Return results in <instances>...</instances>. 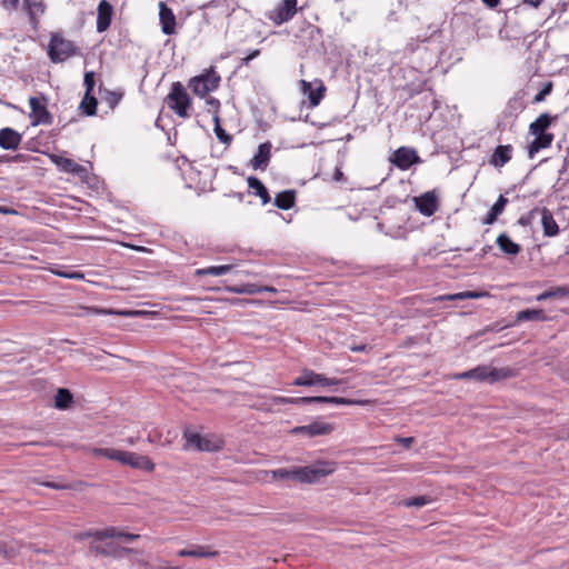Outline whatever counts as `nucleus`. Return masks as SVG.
I'll return each mask as SVG.
<instances>
[{
    "instance_id": "obj_41",
    "label": "nucleus",
    "mask_w": 569,
    "mask_h": 569,
    "mask_svg": "<svg viewBox=\"0 0 569 569\" xmlns=\"http://www.w3.org/2000/svg\"><path fill=\"white\" fill-rule=\"evenodd\" d=\"M122 98H123L122 91L107 90L103 96V100L106 101V103L109 106L110 109H114L119 104V102L122 100Z\"/></svg>"
},
{
    "instance_id": "obj_31",
    "label": "nucleus",
    "mask_w": 569,
    "mask_h": 569,
    "mask_svg": "<svg viewBox=\"0 0 569 569\" xmlns=\"http://www.w3.org/2000/svg\"><path fill=\"white\" fill-rule=\"evenodd\" d=\"M486 292L478 291H462L451 295H441L435 298V301H453V300H466V299H478L486 296Z\"/></svg>"
},
{
    "instance_id": "obj_22",
    "label": "nucleus",
    "mask_w": 569,
    "mask_h": 569,
    "mask_svg": "<svg viewBox=\"0 0 569 569\" xmlns=\"http://www.w3.org/2000/svg\"><path fill=\"white\" fill-rule=\"evenodd\" d=\"M320 380H322V373H318L310 369H305L300 376L293 379L291 385L296 387L321 386Z\"/></svg>"
},
{
    "instance_id": "obj_20",
    "label": "nucleus",
    "mask_w": 569,
    "mask_h": 569,
    "mask_svg": "<svg viewBox=\"0 0 569 569\" xmlns=\"http://www.w3.org/2000/svg\"><path fill=\"white\" fill-rule=\"evenodd\" d=\"M513 148L511 144H499L493 149L490 157V164L496 168H501L508 163L512 158Z\"/></svg>"
},
{
    "instance_id": "obj_15",
    "label": "nucleus",
    "mask_w": 569,
    "mask_h": 569,
    "mask_svg": "<svg viewBox=\"0 0 569 569\" xmlns=\"http://www.w3.org/2000/svg\"><path fill=\"white\" fill-rule=\"evenodd\" d=\"M22 141V136L17 130L4 127L0 129V148L3 150H17Z\"/></svg>"
},
{
    "instance_id": "obj_62",
    "label": "nucleus",
    "mask_w": 569,
    "mask_h": 569,
    "mask_svg": "<svg viewBox=\"0 0 569 569\" xmlns=\"http://www.w3.org/2000/svg\"><path fill=\"white\" fill-rule=\"evenodd\" d=\"M333 180L337 181V182H343L346 181V177L341 170L340 167H337L336 170H335V174H333Z\"/></svg>"
},
{
    "instance_id": "obj_12",
    "label": "nucleus",
    "mask_w": 569,
    "mask_h": 569,
    "mask_svg": "<svg viewBox=\"0 0 569 569\" xmlns=\"http://www.w3.org/2000/svg\"><path fill=\"white\" fill-rule=\"evenodd\" d=\"M121 463L148 472L153 471L156 467V465L148 456L138 455L130 451H123Z\"/></svg>"
},
{
    "instance_id": "obj_29",
    "label": "nucleus",
    "mask_w": 569,
    "mask_h": 569,
    "mask_svg": "<svg viewBox=\"0 0 569 569\" xmlns=\"http://www.w3.org/2000/svg\"><path fill=\"white\" fill-rule=\"evenodd\" d=\"M548 317L542 309H525L517 313L516 322L522 321H547Z\"/></svg>"
},
{
    "instance_id": "obj_57",
    "label": "nucleus",
    "mask_w": 569,
    "mask_h": 569,
    "mask_svg": "<svg viewBox=\"0 0 569 569\" xmlns=\"http://www.w3.org/2000/svg\"><path fill=\"white\" fill-rule=\"evenodd\" d=\"M1 4L7 10H16L19 6V0H1Z\"/></svg>"
},
{
    "instance_id": "obj_9",
    "label": "nucleus",
    "mask_w": 569,
    "mask_h": 569,
    "mask_svg": "<svg viewBox=\"0 0 569 569\" xmlns=\"http://www.w3.org/2000/svg\"><path fill=\"white\" fill-rule=\"evenodd\" d=\"M390 161L400 170H408L415 163H420L421 159L417 151L410 147L398 148L390 157Z\"/></svg>"
},
{
    "instance_id": "obj_56",
    "label": "nucleus",
    "mask_w": 569,
    "mask_h": 569,
    "mask_svg": "<svg viewBox=\"0 0 569 569\" xmlns=\"http://www.w3.org/2000/svg\"><path fill=\"white\" fill-rule=\"evenodd\" d=\"M396 442L401 443L405 448H410V446L413 443L415 438L413 437H396Z\"/></svg>"
},
{
    "instance_id": "obj_4",
    "label": "nucleus",
    "mask_w": 569,
    "mask_h": 569,
    "mask_svg": "<svg viewBox=\"0 0 569 569\" xmlns=\"http://www.w3.org/2000/svg\"><path fill=\"white\" fill-rule=\"evenodd\" d=\"M221 78L213 67L206 69L201 74L192 77L188 87L192 92L201 98L206 97L209 92L214 91L220 84Z\"/></svg>"
},
{
    "instance_id": "obj_19",
    "label": "nucleus",
    "mask_w": 569,
    "mask_h": 569,
    "mask_svg": "<svg viewBox=\"0 0 569 569\" xmlns=\"http://www.w3.org/2000/svg\"><path fill=\"white\" fill-rule=\"evenodd\" d=\"M302 92L309 99V106L311 108L317 107L325 97L326 88L321 81L318 82V87H313L312 83L301 80Z\"/></svg>"
},
{
    "instance_id": "obj_16",
    "label": "nucleus",
    "mask_w": 569,
    "mask_h": 569,
    "mask_svg": "<svg viewBox=\"0 0 569 569\" xmlns=\"http://www.w3.org/2000/svg\"><path fill=\"white\" fill-rule=\"evenodd\" d=\"M325 402V396H313V397H281V396H273L271 398V403L279 406V405H296V406H302V405H311V403H323Z\"/></svg>"
},
{
    "instance_id": "obj_23",
    "label": "nucleus",
    "mask_w": 569,
    "mask_h": 569,
    "mask_svg": "<svg viewBox=\"0 0 569 569\" xmlns=\"http://www.w3.org/2000/svg\"><path fill=\"white\" fill-rule=\"evenodd\" d=\"M247 182L249 192L259 197L263 206L270 202L271 197L269 194V191L260 179H258L254 176H250L248 177Z\"/></svg>"
},
{
    "instance_id": "obj_54",
    "label": "nucleus",
    "mask_w": 569,
    "mask_h": 569,
    "mask_svg": "<svg viewBox=\"0 0 569 569\" xmlns=\"http://www.w3.org/2000/svg\"><path fill=\"white\" fill-rule=\"evenodd\" d=\"M541 146L533 139L528 146V157L533 159L535 156L541 150Z\"/></svg>"
},
{
    "instance_id": "obj_37",
    "label": "nucleus",
    "mask_w": 569,
    "mask_h": 569,
    "mask_svg": "<svg viewBox=\"0 0 569 569\" xmlns=\"http://www.w3.org/2000/svg\"><path fill=\"white\" fill-rule=\"evenodd\" d=\"M323 403L339 405V406H366L368 400L350 399L343 397H325Z\"/></svg>"
},
{
    "instance_id": "obj_30",
    "label": "nucleus",
    "mask_w": 569,
    "mask_h": 569,
    "mask_svg": "<svg viewBox=\"0 0 569 569\" xmlns=\"http://www.w3.org/2000/svg\"><path fill=\"white\" fill-rule=\"evenodd\" d=\"M569 297V287L568 286H558L551 288L549 290H545L543 292L537 296V301H546L548 299H561Z\"/></svg>"
},
{
    "instance_id": "obj_6",
    "label": "nucleus",
    "mask_w": 569,
    "mask_h": 569,
    "mask_svg": "<svg viewBox=\"0 0 569 569\" xmlns=\"http://www.w3.org/2000/svg\"><path fill=\"white\" fill-rule=\"evenodd\" d=\"M472 379L479 382L495 383L515 376L511 368H493L488 365H480L471 369Z\"/></svg>"
},
{
    "instance_id": "obj_1",
    "label": "nucleus",
    "mask_w": 569,
    "mask_h": 569,
    "mask_svg": "<svg viewBox=\"0 0 569 569\" xmlns=\"http://www.w3.org/2000/svg\"><path fill=\"white\" fill-rule=\"evenodd\" d=\"M425 50L427 62L421 64V69H431L445 52L443 49V32L438 24L428 23L423 30L418 32L415 37L409 38L405 46V54H415L420 49Z\"/></svg>"
},
{
    "instance_id": "obj_55",
    "label": "nucleus",
    "mask_w": 569,
    "mask_h": 569,
    "mask_svg": "<svg viewBox=\"0 0 569 569\" xmlns=\"http://www.w3.org/2000/svg\"><path fill=\"white\" fill-rule=\"evenodd\" d=\"M217 448L218 447L212 445L211 440L202 437V440H201V443H200V447L198 448V450H200V451H213Z\"/></svg>"
},
{
    "instance_id": "obj_49",
    "label": "nucleus",
    "mask_w": 569,
    "mask_h": 569,
    "mask_svg": "<svg viewBox=\"0 0 569 569\" xmlns=\"http://www.w3.org/2000/svg\"><path fill=\"white\" fill-rule=\"evenodd\" d=\"M114 533L116 535L113 536V538L123 539L127 541H133V540H137L140 538V535L123 532L121 530H118L116 527H114Z\"/></svg>"
},
{
    "instance_id": "obj_32",
    "label": "nucleus",
    "mask_w": 569,
    "mask_h": 569,
    "mask_svg": "<svg viewBox=\"0 0 569 569\" xmlns=\"http://www.w3.org/2000/svg\"><path fill=\"white\" fill-rule=\"evenodd\" d=\"M97 106H98V101L93 97V94L84 93V96L80 102L79 110L81 111L82 114H84L87 117H92L97 113Z\"/></svg>"
},
{
    "instance_id": "obj_25",
    "label": "nucleus",
    "mask_w": 569,
    "mask_h": 569,
    "mask_svg": "<svg viewBox=\"0 0 569 569\" xmlns=\"http://www.w3.org/2000/svg\"><path fill=\"white\" fill-rule=\"evenodd\" d=\"M558 120V116H551L548 112L541 113L532 123L529 126L530 133H543L550 128L552 122Z\"/></svg>"
},
{
    "instance_id": "obj_64",
    "label": "nucleus",
    "mask_w": 569,
    "mask_h": 569,
    "mask_svg": "<svg viewBox=\"0 0 569 569\" xmlns=\"http://www.w3.org/2000/svg\"><path fill=\"white\" fill-rule=\"evenodd\" d=\"M207 103L214 108V112L219 114L220 101L213 97L207 100Z\"/></svg>"
},
{
    "instance_id": "obj_47",
    "label": "nucleus",
    "mask_w": 569,
    "mask_h": 569,
    "mask_svg": "<svg viewBox=\"0 0 569 569\" xmlns=\"http://www.w3.org/2000/svg\"><path fill=\"white\" fill-rule=\"evenodd\" d=\"M96 81H94V72L93 71H87L84 72L83 77V86L86 87L84 93H92L94 88Z\"/></svg>"
},
{
    "instance_id": "obj_53",
    "label": "nucleus",
    "mask_w": 569,
    "mask_h": 569,
    "mask_svg": "<svg viewBox=\"0 0 569 569\" xmlns=\"http://www.w3.org/2000/svg\"><path fill=\"white\" fill-rule=\"evenodd\" d=\"M243 284V295H257L260 293V286L256 283H242Z\"/></svg>"
},
{
    "instance_id": "obj_17",
    "label": "nucleus",
    "mask_w": 569,
    "mask_h": 569,
    "mask_svg": "<svg viewBox=\"0 0 569 569\" xmlns=\"http://www.w3.org/2000/svg\"><path fill=\"white\" fill-rule=\"evenodd\" d=\"M271 148L272 144L270 141L262 142L258 146L257 152L250 161V164L253 169L264 170L271 158Z\"/></svg>"
},
{
    "instance_id": "obj_7",
    "label": "nucleus",
    "mask_w": 569,
    "mask_h": 569,
    "mask_svg": "<svg viewBox=\"0 0 569 569\" xmlns=\"http://www.w3.org/2000/svg\"><path fill=\"white\" fill-rule=\"evenodd\" d=\"M298 0H281L272 10L266 13V17L274 24L281 26L290 21L297 13Z\"/></svg>"
},
{
    "instance_id": "obj_38",
    "label": "nucleus",
    "mask_w": 569,
    "mask_h": 569,
    "mask_svg": "<svg viewBox=\"0 0 569 569\" xmlns=\"http://www.w3.org/2000/svg\"><path fill=\"white\" fill-rule=\"evenodd\" d=\"M213 122H214V133L217 139L223 143V144H231L232 142V136L227 133L226 130L220 126V117L217 112L213 114Z\"/></svg>"
},
{
    "instance_id": "obj_11",
    "label": "nucleus",
    "mask_w": 569,
    "mask_h": 569,
    "mask_svg": "<svg viewBox=\"0 0 569 569\" xmlns=\"http://www.w3.org/2000/svg\"><path fill=\"white\" fill-rule=\"evenodd\" d=\"M415 204L422 216L431 217L439 208V199L435 191H427L415 198Z\"/></svg>"
},
{
    "instance_id": "obj_27",
    "label": "nucleus",
    "mask_w": 569,
    "mask_h": 569,
    "mask_svg": "<svg viewBox=\"0 0 569 569\" xmlns=\"http://www.w3.org/2000/svg\"><path fill=\"white\" fill-rule=\"evenodd\" d=\"M273 204L281 210H289L296 204V191L292 189L276 194Z\"/></svg>"
},
{
    "instance_id": "obj_39",
    "label": "nucleus",
    "mask_w": 569,
    "mask_h": 569,
    "mask_svg": "<svg viewBox=\"0 0 569 569\" xmlns=\"http://www.w3.org/2000/svg\"><path fill=\"white\" fill-rule=\"evenodd\" d=\"M526 109V103L522 97L515 96L507 103V110L510 116H518Z\"/></svg>"
},
{
    "instance_id": "obj_13",
    "label": "nucleus",
    "mask_w": 569,
    "mask_h": 569,
    "mask_svg": "<svg viewBox=\"0 0 569 569\" xmlns=\"http://www.w3.org/2000/svg\"><path fill=\"white\" fill-rule=\"evenodd\" d=\"M113 16V7L108 0H101L97 8V31L102 33L107 31L111 24Z\"/></svg>"
},
{
    "instance_id": "obj_36",
    "label": "nucleus",
    "mask_w": 569,
    "mask_h": 569,
    "mask_svg": "<svg viewBox=\"0 0 569 569\" xmlns=\"http://www.w3.org/2000/svg\"><path fill=\"white\" fill-rule=\"evenodd\" d=\"M91 452L96 457H103L119 462H121L123 455V450H117L113 448H92Z\"/></svg>"
},
{
    "instance_id": "obj_40",
    "label": "nucleus",
    "mask_w": 569,
    "mask_h": 569,
    "mask_svg": "<svg viewBox=\"0 0 569 569\" xmlns=\"http://www.w3.org/2000/svg\"><path fill=\"white\" fill-rule=\"evenodd\" d=\"M432 502V498L430 496H417V497H411V498H408V499H405L402 501V506L405 507H415V508H421L426 505H429Z\"/></svg>"
},
{
    "instance_id": "obj_43",
    "label": "nucleus",
    "mask_w": 569,
    "mask_h": 569,
    "mask_svg": "<svg viewBox=\"0 0 569 569\" xmlns=\"http://www.w3.org/2000/svg\"><path fill=\"white\" fill-rule=\"evenodd\" d=\"M535 136V140L541 146L542 149L549 148L555 139L553 133L543 132V133H532Z\"/></svg>"
},
{
    "instance_id": "obj_44",
    "label": "nucleus",
    "mask_w": 569,
    "mask_h": 569,
    "mask_svg": "<svg viewBox=\"0 0 569 569\" xmlns=\"http://www.w3.org/2000/svg\"><path fill=\"white\" fill-rule=\"evenodd\" d=\"M92 538H94L98 541H102L108 538H113L114 533V527H108L103 530H91Z\"/></svg>"
},
{
    "instance_id": "obj_35",
    "label": "nucleus",
    "mask_w": 569,
    "mask_h": 569,
    "mask_svg": "<svg viewBox=\"0 0 569 569\" xmlns=\"http://www.w3.org/2000/svg\"><path fill=\"white\" fill-rule=\"evenodd\" d=\"M232 269L231 264H221V266H210L207 268L198 269L196 271L199 276H213L220 277L227 274Z\"/></svg>"
},
{
    "instance_id": "obj_48",
    "label": "nucleus",
    "mask_w": 569,
    "mask_h": 569,
    "mask_svg": "<svg viewBox=\"0 0 569 569\" xmlns=\"http://www.w3.org/2000/svg\"><path fill=\"white\" fill-rule=\"evenodd\" d=\"M538 211V208L531 209L527 214H523L518 219V223L522 227L530 226L532 223L533 214Z\"/></svg>"
},
{
    "instance_id": "obj_18",
    "label": "nucleus",
    "mask_w": 569,
    "mask_h": 569,
    "mask_svg": "<svg viewBox=\"0 0 569 569\" xmlns=\"http://www.w3.org/2000/svg\"><path fill=\"white\" fill-rule=\"evenodd\" d=\"M23 543L16 539H7L2 535H0V557L3 559L11 561L19 553Z\"/></svg>"
},
{
    "instance_id": "obj_50",
    "label": "nucleus",
    "mask_w": 569,
    "mask_h": 569,
    "mask_svg": "<svg viewBox=\"0 0 569 569\" xmlns=\"http://www.w3.org/2000/svg\"><path fill=\"white\" fill-rule=\"evenodd\" d=\"M568 168H569V149H568V154L563 159L562 167L559 170L558 181L565 180L563 184H566L569 181V177L563 178V176L567 173Z\"/></svg>"
},
{
    "instance_id": "obj_5",
    "label": "nucleus",
    "mask_w": 569,
    "mask_h": 569,
    "mask_svg": "<svg viewBox=\"0 0 569 569\" xmlns=\"http://www.w3.org/2000/svg\"><path fill=\"white\" fill-rule=\"evenodd\" d=\"M168 107L176 112L180 118H188V108L191 104V99L180 81L171 84L170 92L167 96Z\"/></svg>"
},
{
    "instance_id": "obj_58",
    "label": "nucleus",
    "mask_w": 569,
    "mask_h": 569,
    "mask_svg": "<svg viewBox=\"0 0 569 569\" xmlns=\"http://www.w3.org/2000/svg\"><path fill=\"white\" fill-rule=\"evenodd\" d=\"M259 54H260V50L259 49L252 50L247 57H244L242 59L241 63L244 64V66H248L249 62L251 60H253L254 58H257Z\"/></svg>"
},
{
    "instance_id": "obj_45",
    "label": "nucleus",
    "mask_w": 569,
    "mask_h": 569,
    "mask_svg": "<svg viewBox=\"0 0 569 569\" xmlns=\"http://www.w3.org/2000/svg\"><path fill=\"white\" fill-rule=\"evenodd\" d=\"M23 2L27 7L30 20L36 22L34 12H33L32 8H34L38 12L43 13L44 9H46L44 3L43 2H34L33 4H31L30 0H23Z\"/></svg>"
},
{
    "instance_id": "obj_10",
    "label": "nucleus",
    "mask_w": 569,
    "mask_h": 569,
    "mask_svg": "<svg viewBox=\"0 0 569 569\" xmlns=\"http://www.w3.org/2000/svg\"><path fill=\"white\" fill-rule=\"evenodd\" d=\"M29 106L31 109L30 119L32 126L52 124L53 117L47 109L46 104L40 101V99L31 97L29 99Z\"/></svg>"
},
{
    "instance_id": "obj_3",
    "label": "nucleus",
    "mask_w": 569,
    "mask_h": 569,
    "mask_svg": "<svg viewBox=\"0 0 569 569\" xmlns=\"http://www.w3.org/2000/svg\"><path fill=\"white\" fill-rule=\"evenodd\" d=\"M80 54V49L73 41L60 33H52L48 44V56L53 63L66 61L68 58Z\"/></svg>"
},
{
    "instance_id": "obj_63",
    "label": "nucleus",
    "mask_w": 569,
    "mask_h": 569,
    "mask_svg": "<svg viewBox=\"0 0 569 569\" xmlns=\"http://www.w3.org/2000/svg\"><path fill=\"white\" fill-rule=\"evenodd\" d=\"M543 2H545V0H522L523 4H527L535 9H538Z\"/></svg>"
},
{
    "instance_id": "obj_8",
    "label": "nucleus",
    "mask_w": 569,
    "mask_h": 569,
    "mask_svg": "<svg viewBox=\"0 0 569 569\" xmlns=\"http://www.w3.org/2000/svg\"><path fill=\"white\" fill-rule=\"evenodd\" d=\"M335 430L333 423L323 422L321 420H315L309 425L297 426L290 430L293 436H306L308 438H315L320 436H328Z\"/></svg>"
},
{
    "instance_id": "obj_52",
    "label": "nucleus",
    "mask_w": 569,
    "mask_h": 569,
    "mask_svg": "<svg viewBox=\"0 0 569 569\" xmlns=\"http://www.w3.org/2000/svg\"><path fill=\"white\" fill-rule=\"evenodd\" d=\"M320 381H321V387H333V386H339L343 382L342 379L328 378L325 375H322V380H320Z\"/></svg>"
},
{
    "instance_id": "obj_34",
    "label": "nucleus",
    "mask_w": 569,
    "mask_h": 569,
    "mask_svg": "<svg viewBox=\"0 0 569 569\" xmlns=\"http://www.w3.org/2000/svg\"><path fill=\"white\" fill-rule=\"evenodd\" d=\"M50 160L57 166L58 170L70 173L74 169L76 161L59 154H49Z\"/></svg>"
},
{
    "instance_id": "obj_33",
    "label": "nucleus",
    "mask_w": 569,
    "mask_h": 569,
    "mask_svg": "<svg viewBox=\"0 0 569 569\" xmlns=\"http://www.w3.org/2000/svg\"><path fill=\"white\" fill-rule=\"evenodd\" d=\"M73 401V396L70 392V390L66 388L58 389L56 396H54V407L64 410L70 407V405Z\"/></svg>"
},
{
    "instance_id": "obj_46",
    "label": "nucleus",
    "mask_w": 569,
    "mask_h": 569,
    "mask_svg": "<svg viewBox=\"0 0 569 569\" xmlns=\"http://www.w3.org/2000/svg\"><path fill=\"white\" fill-rule=\"evenodd\" d=\"M552 91V82L548 81L545 83L542 89L535 96L533 103L542 102L547 96H549Z\"/></svg>"
},
{
    "instance_id": "obj_21",
    "label": "nucleus",
    "mask_w": 569,
    "mask_h": 569,
    "mask_svg": "<svg viewBox=\"0 0 569 569\" xmlns=\"http://www.w3.org/2000/svg\"><path fill=\"white\" fill-rule=\"evenodd\" d=\"M540 213L543 236L549 238L556 237L559 233L560 229L557 221L553 218L552 212L545 207L540 210Z\"/></svg>"
},
{
    "instance_id": "obj_14",
    "label": "nucleus",
    "mask_w": 569,
    "mask_h": 569,
    "mask_svg": "<svg viewBox=\"0 0 569 569\" xmlns=\"http://www.w3.org/2000/svg\"><path fill=\"white\" fill-rule=\"evenodd\" d=\"M159 22L163 34L171 36L174 33L176 16L164 1L159 2Z\"/></svg>"
},
{
    "instance_id": "obj_2",
    "label": "nucleus",
    "mask_w": 569,
    "mask_h": 569,
    "mask_svg": "<svg viewBox=\"0 0 569 569\" xmlns=\"http://www.w3.org/2000/svg\"><path fill=\"white\" fill-rule=\"evenodd\" d=\"M336 471V462L318 460L310 466H292L271 470L272 478L289 483L312 485Z\"/></svg>"
},
{
    "instance_id": "obj_42",
    "label": "nucleus",
    "mask_w": 569,
    "mask_h": 569,
    "mask_svg": "<svg viewBox=\"0 0 569 569\" xmlns=\"http://www.w3.org/2000/svg\"><path fill=\"white\" fill-rule=\"evenodd\" d=\"M183 437L187 441V447H194L197 449L200 447L202 440V436L200 433L186 430L183 432Z\"/></svg>"
},
{
    "instance_id": "obj_61",
    "label": "nucleus",
    "mask_w": 569,
    "mask_h": 569,
    "mask_svg": "<svg viewBox=\"0 0 569 569\" xmlns=\"http://www.w3.org/2000/svg\"><path fill=\"white\" fill-rule=\"evenodd\" d=\"M44 486L48 488H51V489H56V490H63V489L71 488V486H69V485L57 483V482H46Z\"/></svg>"
},
{
    "instance_id": "obj_60",
    "label": "nucleus",
    "mask_w": 569,
    "mask_h": 569,
    "mask_svg": "<svg viewBox=\"0 0 569 569\" xmlns=\"http://www.w3.org/2000/svg\"><path fill=\"white\" fill-rule=\"evenodd\" d=\"M59 277L67 278V279H80L83 278V274L79 272H57Z\"/></svg>"
},
{
    "instance_id": "obj_51",
    "label": "nucleus",
    "mask_w": 569,
    "mask_h": 569,
    "mask_svg": "<svg viewBox=\"0 0 569 569\" xmlns=\"http://www.w3.org/2000/svg\"><path fill=\"white\" fill-rule=\"evenodd\" d=\"M70 173H72L73 176H77L81 180H84L88 177L87 168L77 162L74 164V169Z\"/></svg>"
},
{
    "instance_id": "obj_28",
    "label": "nucleus",
    "mask_w": 569,
    "mask_h": 569,
    "mask_svg": "<svg viewBox=\"0 0 569 569\" xmlns=\"http://www.w3.org/2000/svg\"><path fill=\"white\" fill-rule=\"evenodd\" d=\"M496 243L499 247V249L506 254L517 256L521 251L520 244L512 241L506 233L499 234L497 237Z\"/></svg>"
},
{
    "instance_id": "obj_59",
    "label": "nucleus",
    "mask_w": 569,
    "mask_h": 569,
    "mask_svg": "<svg viewBox=\"0 0 569 569\" xmlns=\"http://www.w3.org/2000/svg\"><path fill=\"white\" fill-rule=\"evenodd\" d=\"M226 290L231 293L243 295V284H234L226 287Z\"/></svg>"
},
{
    "instance_id": "obj_24",
    "label": "nucleus",
    "mask_w": 569,
    "mask_h": 569,
    "mask_svg": "<svg viewBox=\"0 0 569 569\" xmlns=\"http://www.w3.org/2000/svg\"><path fill=\"white\" fill-rule=\"evenodd\" d=\"M179 557H193V558H214L218 551L210 550L209 547L194 545L190 548L181 549L177 552Z\"/></svg>"
},
{
    "instance_id": "obj_26",
    "label": "nucleus",
    "mask_w": 569,
    "mask_h": 569,
    "mask_svg": "<svg viewBox=\"0 0 569 569\" xmlns=\"http://www.w3.org/2000/svg\"><path fill=\"white\" fill-rule=\"evenodd\" d=\"M507 203L508 199L503 194H500L497 201L493 203V206L485 214L481 222L483 224H492L497 220L498 216H500L503 212Z\"/></svg>"
}]
</instances>
